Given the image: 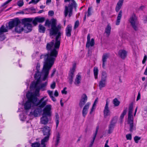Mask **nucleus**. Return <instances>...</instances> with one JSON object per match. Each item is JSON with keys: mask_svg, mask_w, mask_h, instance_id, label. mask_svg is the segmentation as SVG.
I'll list each match as a JSON object with an SVG mask.
<instances>
[{"mask_svg": "<svg viewBox=\"0 0 147 147\" xmlns=\"http://www.w3.org/2000/svg\"><path fill=\"white\" fill-rule=\"evenodd\" d=\"M127 52L124 50H120L118 54L120 57L122 59H124L127 56Z\"/></svg>", "mask_w": 147, "mask_h": 147, "instance_id": "18", "label": "nucleus"}, {"mask_svg": "<svg viewBox=\"0 0 147 147\" xmlns=\"http://www.w3.org/2000/svg\"><path fill=\"white\" fill-rule=\"evenodd\" d=\"M113 103L115 106H118L120 104V102L118 100L117 98H115L113 100Z\"/></svg>", "mask_w": 147, "mask_h": 147, "instance_id": "37", "label": "nucleus"}, {"mask_svg": "<svg viewBox=\"0 0 147 147\" xmlns=\"http://www.w3.org/2000/svg\"><path fill=\"white\" fill-rule=\"evenodd\" d=\"M117 121V119L115 117H113L110 123L109 126V129L108 133L109 134H111L112 132L114 129L115 124Z\"/></svg>", "mask_w": 147, "mask_h": 147, "instance_id": "9", "label": "nucleus"}, {"mask_svg": "<svg viewBox=\"0 0 147 147\" xmlns=\"http://www.w3.org/2000/svg\"><path fill=\"white\" fill-rule=\"evenodd\" d=\"M21 116V120L22 121H25V119H26V115H20Z\"/></svg>", "mask_w": 147, "mask_h": 147, "instance_id": "53", "label": "nucleus"}, {"mask_svg": "<svg viewBox=\"0 0 147 147\" xmlns=\"http://www.w3.org/2000/svg\"><path fill=\"white\" fill-rule=\"evenodd\" d=\"M26 96L28 100L24 104V108L25 110H29L31 107V105L32 107L38 106L35 98H31L27 94L26 95Z\"/></svg>", "mask_w": 147, "mask_h": 147, "instance_id": "3", "label": "nucleus"}, {"mask_svg": "<svg viewBox=\"0 0 147 147\" xmlns=\"http://www.w3.org/2000/svg\"><path fill=\"white\" fill-rule=\"evenodd\" d=\"M128 124H129L130 129L129 131L130 132H132L134 129L133 122H128Z\"/></svg>", "mask_w": 147, "mask_h": 147, "instance_id": "43", "label": "nucleus"}, {"mask_svg": "<svg viewBox=\"0 0 147 147\" xmlns=\"http://www.w3.org/2000/svg\"><path fill=\"white\" fill-rule=\"evenodd\" d=\"M12 0H8L6 1L5 3H4L2 5V7H4L5 5H6L7 4L9 3V2H10L11 1H12Z\"/></svg>", "mask_w": 147, "mask_h": 147, "instance_id": "55", "label": "nucleus"}, {"mask_svg": "<svg viewBox=\"0 0 147 147\" xmlns=\"http://www.w3.org/2000/svg\"><path fill=\"white\" fill-rule=\"evenodd\" d=\"M127 112V110L126 109L123 110V112L121 114L120 117V119L121 120H122L123 119L124 116L126 114Z\"/></svg>", "mask_w": 147, "mask_h": 147, "instance_id": "41", "label": "nucleus"}, {"mask_svg": "<svg viewBox=\"0 0 147 147\" xmlns=\"http://www.w3.org/2000/svg\"><path fill=\"white\" fill-rule=\"evenodd\" d=\"M55 116V121L56 123V127L57 128L58 127L59 123V115L57 113H56Z\"/></svg>", "mask_w": 147, "mask_h": 147, "instance_id": "33", "label": "nucleus"}, {"mask_svg": "<svg viewBox=\"0 0 147 147\" xmlns=\"http://www.w3.org/2000/svg\"><path fill=\"white\" fill-rule=\"evenodd\" d=\"M91 10H92V7H88V14H87V16L88 17H89L91 15Z\"/></svg>", "mask_w": 147, "mask_h": 147, "instance_id": "48", "label": "nucleus"}, {"mask_svg": "<svg viewBox=\"0 0 147 147\" xmlns=\"http://www.w3.org/2000/svg\"><path fill=\"white\" fill-rule=\"evenodd\" d=\"M96 136H94V137H93V140H92L91 142V143H90V145L92 146L93 144V143H94V140H95V139L96 138Z\"/></svg>", "mask_w": 147, "mask_h": 147, "instance_id": "60", "label": "nucleus"}, {"mask_svg": "<svg viewBox=\"0 0 147 147\" xmlns=\"http://www.w3.org/2000/svg\"><path fill=\"white\" fill-rule=\"evenodd\" d=\"M56 21L55 19L52 20L51 28L49 29L50 36L56 35L55 44L54 40L47 43L46 47L47 53L42 54L40 57V59L43 58L44 61L42 73L44 75L43 81H45L48 77L49 71L53 65L58 55V51L56 49L59 48L60 45L61 36L63 32L60 31L61 25L59 24L57 26Z\"/></svg>", "mask_w": 147, "mask_h": 147, "instance_id": "1", "label": "nucleus"}, {"mask_svg": "<svg viewBox=\"0 0 147 147\" xmlns=\"http://www.w3.org/2000/svg\"><path fill=\"white\" fill-rule=\"evenodd\" d=\"M50 131L51 129L49 127L47 126H45L43 127L42 130L43 135L50 137L51 135Z\"/></svg>", "mask_w": 147, "mask_h": 147, "instance_id": "15", "label": "nucleus"}, {"mask_svg": "<svg viewBox=\"0 0 147 147\" xmlns=\"http://www.w3.org/2000/svg\"><path fill=\"white\" fill-rule=\"evenodd\" d=\"M73 7H74V4L73 3H71V4H69L67 7H68L69 10L72 9V10H73Z\"/></svg>", "mask_w": 147, "mask_h": 147, "instance_id": "47", "label": "nucleus"}, {"mask_svg": "<svg viewBox=\"0 0 147 147\" xmlns=\"http://www.w3.org/2000/svg\"><path fill=\"white\" fill-rule=\"evenodd\" d=\"M133 117L132 114L128 115V123L133 122Z\"/></svg>", "mask_w": 147, "mask_h": 147, "instance_id": "39", "label": "nucleus"}, {"mask_svg": "<svg viewBox=\"0 0 147 147\" xmlns=\"http://www.w3.org/2000/svg\"><path fill=\"white\" fill-rule=\"evenodd\" d=\"M45 18L44 17H37L34 18L32 21V23L34 26H36L37 23H42L45 21Z\"/></svg>", "mask_w": 147, "mask_h": 147, "instance_id": "13", "label": "nucleus"}, {"mask_svg": "<svg viewBox=\"0 0 147 147\" xmlns=\"http://www.w3.org/2000/svg\"><path fill=\"white\" fill-rule=\"evenodd\" d=\"M17 4L20 7H22L24 5V2L22 0L18 1L17 3Z\"/></svg>", "mask_w": 147, "mask_h": 147, "instance_id": "45", "label": "nucleus"}, {"mask_svg": "<svg viewBox=\"0 0 147 147\" xmlns=\"http://www.w3.org/2000/svg\"><path fill=\"white\" fill-rule=\"evenodd\" d=\"M55 87V82H53L52 84L51 85V88L52 89H54Z\"/></svg>", "mask_w": 147, "mask_h": 147, "instance_id": "58", "label": "nucleus"}, {"mask_svg": "<svg viewBox=\"0 0 147 147\" xmlns=\"http://www.w3.org/2000/svg\"><path fill=\"white\" fill-rule=\"evenodd\" d=\"M54 12L53 11H50L49 12V14L51 16L54 15Z\"/></svg>", "mask_w": 147, "mask_h": 147, "instance_id": "62", "label": "nucleus"}, {"mask_svg": "<svg viewBox=\"0 0 147 147\" xmlns=\"http://www.w3.org/2000/svg\"><path fill=\"white\" fill-rule=\"evenodd\" d=\"M26 24V26H24V27H25V29H26V27L27 30L25 29L24 30L25 32L28 33L32 31V25L29 23Z\"/></svg>", "mask_w": 147, "mask_h": 147, "instance_id": "27", "label": "nucleus"}, {"mask_svg": "<svg viewBox=\"0 0 147 147\" xmlns=\"http://www.w3.org/2000/svg\"><path fill=\"white\" fill-rule=\"evenodd\" d=\"M106 81L101 80L99 82V86L100 90L102 88L105 87L106 86Z\"/></svg>", "mask_w": 147, "mask_h": 147, "instance_id": "32", "label": "nucleus"}, {"mask_svg": "<svg viewBox=\"0 0 147 147\" xmlns=\"http://www.w3.org/2000/svg\"><path fill=\"white\" fill-rule=\"evenodd\" d=\"M111 29V27L109 25H107L105 29V33L107 36H109L110 34Z\"/></svg>", "mask_w": 147, "mask_h": 147, "instance_id": "30", "label": "nucleus"}, {"mask_svg": "<svg viewBox=\"0 0 147 147\" xmlns=\"http://www.w3.org/2000/svg\"><path fill=\"white\" fill-rule=\"evenodd\" d=\"M72 26L71 25H68L67 26L65 29V35L68 37H70L71 36V32L72 31Z\"/></svg>", "mask_w": 147, "mask_h": 147, "instance_id": "16", "label": "nucleus"}, {"mask_svg": "<svg viewBox=\"0 0 147 147\" xmlns=\"http://www.w3.org/2000/svg\"><path fill=\"white\" fill-rule=\"evenodd\" d=\"M99 126H97L96 130L95 132L94 135V136H96V135L97 134V132L98 131V130L99 129Z\"/></svg>", "mask_w": 147, "mask_h": 147, "instance_id": "59", "label": "nucleus"}, {"mask_svg": "<svg viewBox=\"0 0 147 147\" xmlns=\"http://www.w3.org/2000/svg\"><path fill=\"white\" fill-rule=\"evenodd\" d=\"M60 135L59 133H58L57 135L56 138V143L55 144V145L57 146L58 145V144L59 142Z\"/></svg>", "mask_w": 147, "mask_h": 147, "instance_id": "42", "label": "nucleus"}, {"mask_svg": "<svg viewBox=\"0 0 147 147\" xmlns=\"http://www.w3.org/2000/svg\"><path fill=\"white\" fill-rule=\"evenodd\" d=\"M22 25H18L15 27V30L16 32L20 33L22 32L24 29L23 28L22 26Z\"/></svg>", "mask_w": 147, "mask_h": 147, "instance_id": "28", "label": "nucleus"}, {"mask_svg": "<svg viewBox=\"0 0 147 147\" xmlns=\"http://www.w3.org/2000/svg\"><path fill=\"white\" fill-rule=\"evenodd\" d=\"M137 20V18L136 15L134 13H133L130 18L129 21L132 27L136 31L138 30Z\"/></svg>", "mask_w": 147, "mask_h": 147, "instance_id": "4", "label": "nucleus"}, {"mask_svg": "<svg viewBox=\"0 0 147 147\" xmlns=\"http://www.w3.org/2000/svg\"><path fill=\"white\" fill-rule=\"evenodd\" d=\"M38 108H36L33 111H31L30 113L29 116L31 117L34 116V117H36L39 116V115L41 112L42 109L43 108H40L39 106H35Z\"/></svg>", "mask_w": 147, "mask_h": 147, "instance_id": "6", "label": "nucleus"}, {"mask_svg": "<svg viewBox=\"0 0 147 147\" xmlns=\"http://www.w3.org/2000/svg\"><path fill=\"white\" fill-rule=\"evenodd\" d=\"M90 103L87 102L83 108L82 111V114L83 117H85L88 113V109H89Z\"/></svg>", "mask_w": 147, "mask_h": 147, "instance_id": "17", "label": "nucleus"}, {"mask_svg": "<svg viewBox=\"0 0 147 147\" xmlns=\"http://www.w3.org/2000/svg\"><path fill=\"white\" fill-rule=\"evenodd\" d=\"M51 105H46L43 110L42 116L50 117L51 115Z\"/></svg>", "mask_w": 147, "mask_h": 147, "instance_id": "7", "label": "nucleus"}, {"mask_svg": "<svg viewBox=\"0 0 147 147\" xmlns=\"http://www.w3.org/2000/svg\"><path fill=\"white\" fill-rule=\"evenodd\" d=\"M121 6L117 5L115 7V10L117 12H118L120 9Z\"/></svg>", "mask_w": 147, "mask_h": 147, "instance_id": "51", "label": "nucleus"}, {"mask_svg": "<svg viewBox=\"0 0 147 147\" xmlns=\"http://www.w3.org/2000/svg\"><path fill=\"white\" fill-rule=\"evenodd\" d=\"M40 65L39 63H38L36 66V72L34 75V78L35 80H40L41 75L40 72Z\"/></svg>", "mask_w": 147, "mask_h": 147, "instance_id": "14", "label": "nucleus"}, {"mask_svg": "<svg viewBox=\"0 0 147 147\" xmlns=\"http://www.w3.org/2000/svg\"><path fill=\"white\" fill-rule=\"evenodd\" d=\"M5 38V37L3 33H0V38L1 40H4Z\"/></svg>", "mask_w": 147, "mask_h": 147, "instance_id": "44", "label": "nucleus"}, {"mask_svg": "<svg viewBox=\"0 0 147 147\" xmlns=\"http://www.w3.org/2000/svg\"><path fill=\"white\" fill-rule=\"evenodd\" d=\"M79 21L77 20L75 22L74 26V29H76L79 26Z\"/></svg>", "mask_w": 147, "mask_h": 147, "instance_id": "49", "label": "nucleus"}, {"mask_svg": "<svg viewBox=\"0 0 147 147\" xmlns=\"http://www.w3.org/2000/svg\"><path fill=\"white\" fill-rule=\"evenodd\" d=\"M147 56L146 55H144V59L142 61V63L143 64H144L145 63L146 61V60H147Z\"/></svg>", "mask_w": 147, "mask_h": 147, "instance_id": "57", "label": "nucleus"}, {"mask_svg": "<svg viewBox=\"0 0 147 147\" xmlns=\"http://www.w3.org/2000/svg\"><path fill=\"white\" fill-rule=\"evenodd\" d=\"M103 113L104 117L105 118H106L108 116L110 115L111 113L109 107V103L107 100L103 111Z\"/></svg>", "mask_w": 147, "mask_h": 147, "instance_id": "12", "label": "nucleus"}, {"mask_svg": "<svg viewBox=\"0 0 147 147\" xmlns=\"http://www.w3.org/2000/svg\"><path fill=\"white\" fill-rule=\"evenodd\" d=\"M8 32V30L5 28V26L3 25L0 28V33H4Z\"/></svg>", "mask_w": 147, "mask_h": 147, "instance_id": "36", "label": "nucleus"}, {"mask_svg": "<svg viewBox=\"0 0 147 147\" xmlns=\"http://www.w3.org/2000/svg\"><path fill=\"white\" fill-rule=\"evenodd\" d=\"M107 78V74L105 71H102V73L101 80L106 81Z\"/></svg>", "mask_w": 147, "mask_h": 147, "instance_id": "34", "label": "nucleus"}, {"mask_svg": "<svg viewBox=\"0 0 147 147\" xmlns=\"http://www.w3.org/2000/svg\"><path fill=\"white\" fill-rule=\"evenodd\" d=\"M36 82H33L30 85V87L32 88H35V92L33 93H31L30 94H28V95L31 98H34L36 100L38 99V97L40 96L39 93L40 90V89L38 86V84H39L41 81L40 80L36 79Z\"/></svg>", "mask_w": 147, "mask_h": 147, "instance_id": "2", "label": "nucleus"}, {"mask_svg": "<svg viewBox=\"0 0 147 147\" xmlns=\"http://www.w3.org/2000/svg\"><path fill=\"white\" fill-rule=\"evenodd\" d=\"M94 44V38H92L91 41L90 40L88 42L87 41L86 47L89 48L90 46L93 47Z\"/></svg>", "mask_w": 147, "mask_h": 147, "instance_id": "29", "label": "nucleus"}, {"mask_svg": "<svg viewBox=\"0 0 147 147\" xmlns=\"http://www.w3.org/2000/svg\"><path fill=\"white\" fill-rule=\"evenodd\" d=\"M98 101V98H96L94 100V103L93 105L96 106V103H97Z\"/></svg>", "mask_w": 147, "mask_h": 147, "instance_id": "63", "label": "nucleus"}, {"mask_svg": "<svg viewBox=\"0 0 147 147\" xmlns=\"http://www.w3.org/2000/svg\"><path fill=\"white\" fill-rule=\"evenodd\" d=\"M47 82H46L42 84H38V86L42 91H43L45 90V88L47 85Z\"/></svg>", "mask_w": 147, "mask_h": 147, "instance_id": "31", "label": "nucleus"}, {"mask_svg": "<svg viewBox=\"0 0 147 147\" xmlns=\"http://www.w3.org/2000/svg\"><path fill=\"white\" fill-rule=\"evenodd\" d=\"M94 75L95 79L98 78V69L97 67H94L93 69Z\"/></svg>", "mask_w": 147, "mask_h": 147, "instance_id": "35", "label": "nucleus"}, {"mask_svg": "<svg viewBox=\"0 0 147 147\" xmlns=\"http://www.w3.org/2000/svg\"><path fill=\"white\" fill-rule=\"evenodd\" d=\"M124 0H119L117 5H120L122 6L123 2Z\"/></svg>", "mask_w": 147, "mask_h": 147, "instance_id": "52", "label": "nucleus"}, {"mask_svg": "<svg viewBox=\"0 0 147 147\" xmlns=\"http://www.w3.org/2000/svg\"><path fill=\"white\" fill-rule=\"evenodd\" d=\"M53 19H54L53 18ZM53 19H52L51 20V21H50L49 20H47L45 21V26H47L48 27H49L51 24V25L52 24V20Z\"/></svg>", "mask_w": 147, "mask_h": 147, "instance_id": "38", "label": "nucleus"}, {"mask_svg": "<svg viewBox=\"0 0 147 147\" xmlns=\"http://www.w3.org/2000/svg\"><path fill=\"white\" fill-rule=\"evenodd\" d=\"M140 92H139L138 93V95L137 97L136 101H137L139 100H140Z\"/></svg>", "mask_w": 147, "mask_h": 147, "instance_id": "61", "label": "nucleus"}, {"mask_svg": "<svg viewBox=\"0 0 147 147\" xmlns=\"http://www.w3.org/2000/svg\"><path fill=\"white\" fill-rule=\"evenodd\" d=\"M127 139V140H131V135L130 134H128L126 135V136Z\"/></svg>", "mask_w": 147, "mask_h": 147, "instance_id": "50", "label": "nucleus"}, {"mask_svg": "<svg viewBox=\"0 0 147 147\" xmlns=\"http://www.w3.org/2000/svg\"><path fill=\"white\" fill-rule=\"evenodd\" d=\"M133 105L132 104L130 105L129 108V110H133Z\"/></svg>", "mask_w": 147, "mask_h": 147, "instance_id": "64", "label": "nucleus"}, {"mask_svg": "<svg viewBox=\"0 0 147 147\" xmlns=\"http://www.w3.org/2000/svg\"><path fill=\"white\" fill-rule=\"evenodd\" d=\"M39 32L40 33H44L45 32L46 28L41 24H39L38 27Z\"/></svg>", "mask_w": 147, "mask_h": 147, "instance_id": "26", "label": "nucleus"}, {"mask_svg": "<svg viewBox=\"0 0 147 147\" xmlns=\"http://www.w3.org/2000/svg\"><path fill=\"white\" fill-rule=\"evenodd\" d=\"M88 99L87 96L85 94H83L80 100L79 105L80 107L82 108L84 105L87 101Z\"/></svg>", "mask_w": 147, "mask_h": 147, "instance_id": "11", "label": "nucleus"}, {"mask_svg": "<svg viewBox=\"0 0 147 147\" xmlns=\"http://www.w3.org/2000/svg\"><path fill=\"white\" fill-rule=\"evenodd\" d=\"M81 76L78 74L76 76V78L75 79L74 84L77 86H79L81 83Z\"/></svg>", "mask_w": 147, "mask_h": 147, "instance_id": "21", "label": "nucleus"}, {"mask_svg": "<svg viewBox=\"0 0 147 147\" xmlns=\"http://www.w3.org/2000/svg\"><path fill=\"white\" fill-rule=\"evenodd\" d=\"M40 144L39 143L36 142L32 143L31 144L32 147H40Z\"/></svg>", "mask_w": 147, "mask_h": 147, "instance_id": "40", "label": "nucleus"}, {"mask_svg": "<svg viewBox=\"0 0 147 147\" xmlns=\"http://www.w3.org/2000/svg\"><path fill=\"white\" fill-rule=\"evenodd\" d=\"M49 136H45L41 141V144L42 146L40 147H46L45 143L47 142L49 140Z\"/></svg>", "mask_w": 147, "mask_h": 147, "instance_id": "25", "label": "nucleus"}, {"mask_svg": "<svg viewBox=\"0 0 147 147\" xmlns=\"http://www.w3.org/2000/svg\"><path fill=\"white\" fill-rule=\"evenodd\" d=\"M22 24L18 18L13 19L11 21L9 22L8 27L9 29H11L14 27H16L18 25H21Z\"/></svg>", "mask_w": 147, "mask_h": 147, "instance_id": "5", "label": "nucleus"}, {"mask_svg": "<svg viewBox=\"0 0 147 147\" xmlns=\"http://www.w3.org/2000/svg\"><path fill=\"white\" fill-rule=\"evenodd\" d=\"M72 11L73 10L72 9L69 10L67 6H65L64 11L65 17H66L68 15V13H69L68 16L69 17H70L72 14Z\"/></svg>", "mask_w": 147, "mask_h": 147, "instance_id": "19", "label": "nucleus"}, {"mask_svg": "<svg viewBox=\"0 0 147 147\" xmlns=\"http://www.w3.org/2000/svg\"><path fill=\"white\" fill-rule=\"evenodd\" d=\"M109 57V54L108 53H104L102 57V67L104 68L105 66V63L107 61V59Z\"/></svg>", "mask_w": 147, "mask_h": 147, "instance_id": "20", "label": "nucleus"}, {"mask_svg": "<svg viewBox=\"0 0 147 147\" xmlns=\"http://www.w3.org/2000/svg\"><path fill=\"white\" fill-rule=\"evenodd\" d=\"M140 139L141 138L140 137L137 136H136L134 137V140L136 143H138L139 140H140Z\"/></svg>", "mask_w": 147, "mask_h": 147, "instance_id": "46", "label": "nucleus"}, {"mask_svg": "<svg viewBox=\"0 0 147 147\" xmlns=\"http://www.w3.org/2000/svg\"><path fill=\"white\" fill-rule=\"evenodd\" d=\"M47 93L49 95L50 97L52 96H53V91H51L50 90H48L47 91Z\"/></svg>", "mask_w": 147, "mask_h": 147, "instance_id": "56", "label": "nucleus"}, {"mask_svg": "<svg viewBox=\"0 0 147 147\" xmlns=\"http://www.w3.org/2000/svg\"><path fill=\"white\" fill-rule=\"evenodd\" d=\"M56 69L54 68L53 70H52V74H51V78H52L55 74L56 71Z\"/></svg>", "mask_w": 147, "mask_h": 147, "instance_id": "54", "label": "nucleus"}, {"mask_svg": "<svg viewBox=\"0 0 147 147\" xmlns=\"http://www.w3.org/2000/svg\"><path fill=\"white\" fill-rule=\"evenodd\" d=\"M46 98V96H44L40 99H39L38 98L37 100V103L40 108H44L46 105L48 101L47 99L44 100Z\"/></svg>", "mask_w": 147, "mask_h": 147, "instance_id": "10", "label": "nucleus"}, {"mask_svg": "<svg viewBox=\"0 0 147 147\" xmlns=\"http://www.w3.org/2000/svg\"><path fill=\"white\" fill-rule=\"evenodd\" d=\"M122 12L121 10H120L116 22V25H118L119 24L122 16Z\"/></svg>", "mask_w": 147, "mask_h": 147, "instance_id": "24", "label": "nucleus"}, {"mask_svg": "<svg viewBox=\"0 0 147 147\" xmlns=\"http://www.w3.org/2000/svg\"><path fill=\"white\" fill-rule=\"evenodd\" d=\"M49 117L47 116H42L40 119V123L42 124L46 125L48 123Z\"/></svg>", "mask_w": 147, "mask_h": 147, "instance_id": "22", "label": "nucleus"}, {"mask_svg": "<svg viewBox=\"0 0 147 147\" xmlns=\"http://www.w3.org/2000/svg\"><path fill=\"white\" fill-rule=\"evenodd\" d=\"M76 65H74L71 69H70L68 77V81L69 84H72L73 82V78L74 77V74L75 72Z\"/></svg>", "mask_w": 147, "mask_h": 147, "instance_id": "8", "label": "nucleus"}, {"mask_svg": "<svg viewBox=\"0 0 147 147\" xmlns=\"http://www.w3.org/2000/svg\"><path fill=\"white\" fill-rule=\"evenodd\" d=\"M32 21V18H25L22 20L21 25H24V26H26L27 24H28L27 22H31Z\"/></svg>", "mask_w": 147, "mask_h": 147, "instance_id": "23", "label": "nucleus"}]
</instances>
